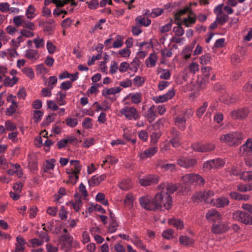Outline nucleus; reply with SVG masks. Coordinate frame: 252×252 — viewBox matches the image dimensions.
<instances>
[{
  "label": "nucleus",
  "instance_id": "obj_18",
  "mask_svg": "<svg viewBox=\"0 0 252 252\" xmlns=\"http://www.w3.org/2000/svg\"><path fill=\"white\" fill-rule=\"evenodd\" d=\"M121 90L122 89L119 87L111 88L110 89L105 88L102 91V94L103 96L106 97L108 95L118 93L120 92Z\"/></svg>",
  "mask_w": 252,
  "mask_h": 252
},
{
  "label": "nucleus",
  "instance_id": "obj_34",
  "mask_svg": "<svg viewBox=\"0 0 252 252\" xmlns=\"http://www.w3.org/2000/svg\"><path fill=\"white\" fill-rule=\"evenodd\" d=\"M229 19V16L226 14H223L221 16L219 17L217 16L216 21L218 22L220 25H223L224 23L227 22Z\"/></svg>",
  "mask_w": 252,
  "mask_h": 252
},
{
  "label": "nucleus",
  "instance_id": "obj_41",
  "mask_svg": "<svg viewBox=\"0 0 252 252\" xmlns=\"http://www.w3.org/2000/svg\"><path fill=\"white\" fill-rule=\"evenodd\" d=\"M208 106V103L204 102L203 105L200 106L197 110L196 114L198 117H201L205 112Z\"/></svg>",
  "mask_w": 252,
  "mask_h": 252
},
{
  "label": "nucleus",
  "instance_id": "obj_29",
  "mask_svg": "<svg viewBox=\"0 0 252 252\" xmlns=\"http://www.w3.org/2000/svg\"><path fill=\"white\" fill-rule=\"evenodd\" d=\"M215 148V146L214 144L212 143H208V144H202V148H201V152H209L214 150Z\"/></svg>",
  "mask_w": 252,
  "mask_h": 252
},
{
  "label": "nucleus",
  "instance_id": "obj_19",
  "mask_svg": "<svg viewBox=\"0 0 252 252\" xmlns=\"http://www.w3.org/2000/svg\"><path fill=\"white\" fill-rule=\"evenodd\" d=\"M155 108V106L153 105L147 111V118L150 123L153 122L157 117V114L154 111Z\"/></svg>",
  "mask_w": 252,
  "mask_h": 252
},
{
  "label": "nucleus",
  "instance_id": "obj_30",
  "mask_svg": "<svg viewBox=\"0 0 252 252\" xmlns=\"http://www.w3.org/2000/svg\"><path fill=\"white\" fill-rule=\"evenodd\" d=\"M177 27H175L173 29V31L175 33L176 35L178 36H182L184 34V30L181 27L182 22H177Z\"/></svg>",
  "mask_w": 252,
  "mask_h": 252
},
{
  "label": "nucleus",
  "instance_id": "obj_40",
  "mask_svg": "<svg viewBox=\"0 0 252 252\" xmlns=\"http://www.w3.org/2000/svg\"><path fill=\"white\" fill-rule=\"evenodd\" d=\"M18 107L17 104H11L8 108L6 110L5 113L7 116L12 115L16 111Z\"/></svg>",
  "mask_w": 252,
  "mask_h": 252
},
{
  "label": "nucleus",
  "instance_id": "obj_55",
  "mask_svg": "<svg viewBox=\"0 0 252 252\" xmlns=\"http://www.w3.org/2000/svg\"><path fill=\"white\" fill-rule=\"evenodd\" d=\"M213 165H214V168H218L219 167L222 166L224 165V162L223 160L220 158L212 160Z\"/></svg>",
  "mask_w": 252,
  "mask_h": 252
},
{
  "label": "nucleus",
  "instance_id": "obj_5",
  "mask_svg": "<svg viewBox=\"0 0 252 252\" xmlns=\"http://www.w3.org/2000/svg\"><path fill=\"white\" fill-rule=\"evenodd\" d=\"M120 113L128 120H131L133 118L136 120L139 118L138 112L134 107H125L121 110Z\"/></svg>",
  "mask_w": 252,
  "mask_h": 252
},
{
  "label": "nucleus",
  "instance_id": "obj_43",
  "mask_svg": "<svg viewBox=\"0 0 252 252\" xmlns=\"http://www.w3.org/2000/svg\"><path fill=\"white\" fill-rule=\"evenodd\" d=\"M220 215L219 213L215 209L209 210L206 214V218L207 220H210L212 217H219Z\"/></svg>",
  "mask_w": 252,
  "mask_h": 252
},
{
  "label": "nucleus",
  "instance_id": "obj_49",
  "mask_svg": "<svg viewBox=\"0 0 252 252\" xmlns=\"http://www.w3.org/2000/svg\"><path fill=\"white\" fill-rule=\"evenodd\" d=\"M36 233L41 241L48 242L49 240V237L46 232L37 231Z\"/></svg>",
  "mask_w": 252,
  "mask_h": 252
},
{
  "label": "nucleus",
  "instance_id": "obj_12",
  "mask_svg": "<svg viewBox=\"0 0 252 252\" xmlns=\"http://www.w3.org/2000/svg\"><path fill=\"white\" fill-rule=\"evenodd\" d=\"M229 229V227L225 223L214 224L212 227V232L215 234L224 233Z\"/></svg>",
  "mask_w": 252,
  "mask_h": 252
},
{
  "label": "nucleus",
  "instance_id": "obj_45",
  "mask_svg": "<svg viewBox=\"0 0 252 252\" xmlns=\"http://www.w3.org/2000/svg\"><path fill=\"white\" fill-rule=\"evenodd\" d=\"M66 125L71 127H75L78 124V121L75 118H66L65 120Z\"/></svg>",
  "mask_w": 252,
  "mask_h": 252
},
{
  "label": "nucleus",
  "instance_id": "obj_1",
  "mask_svg": "<svg viewBox=\"0 0 252 252\" xmlns=\"http://www.w3.org/2000/svg\"><path fill=\"white\" fill-rule=\"evenodd\" d=\"M154 204L155 211L157 210H169L172 206V198L170 194L164 190L157 193L154 197Z\"/></svg>",
  "mask_w": 252,
  "mask_h": 252
},
{
  "label": "nucleus",
  "instance_id": "obj_23",
  "mask_svg": "<svg viewBox=\"0 0 252 252\" xmlns=\"http://www.w3.org/2000/svg\"><path fill=\"white\" fill-rule=\"evenodd\" d=\"M129 64V70L134 72H136L140 65V61L138 58L135 57Z\"/></svg>",
  "mask_w": 252,
  "mask_h": 252
},
{
  "label": "nucleus",
  "instance_id": "obj_3",
  "mask_svg": "<svg viewBox=\"0 0 252 252\" xmlns=\"http://www.w3.org/2000/svg\"><path fill=\"white\" fill-rule=\"evenodd\" d=\"M214 195L213 191L209 190L208 191H200L193 194L192 199L194 202L204 201L206 203H212Z\"/></svg>",
  "mask_w": 252,
  "mask_h": 252
},
{
  "label": "nucleus",
  "instance_id": "obj_16",
  "mask_svg": "<svg viewBox=\"0 0 252 252\" xmlns=\"http://www.w3.org/2000/svg\"><path fill=\"white\" fill-rule=\"evenodd\" d=\"M106 178V175L105 174H102L100 176L98 175H94L92 177V182H90V181H88V183L90 186H95L98 185L100 183L104 181Z\"/></svg>",
  "mask_w": 252,
  "mask_h": 252
},
{
  "label": "nucleus",
  "instance_id": "obj_59",
  "mask_svg": "<svg viewBox=\"0 0 252 252\" xmlns=\"http://www.w3.org/2000/svg\"><path fill=\"white\" fill-rule=\"evenodd\" d=\"M163 10L161 8H157L150 13L151 16L153 18L157 17L162 14Z\"/></svg>",
  "mask_w": 252,
  "mask_h": 252
},
{
  "label": "nucleus",
  "instance_id": "obj_33",
  "mask_svg": "<svg viewBox=\"0 0 252 252\" xmlns=\"http://www.w3.org/2000/svg\"><path fill=\"white\" fill-rule=\"evenodd\" d=\"M43 116V112L40 110H34L33 111V119L36 123L41 121Z\"/></svg>",
  "mask_w": 252,
  "mask_h": 252
},
{
  "label": "nucleus",
  "instance_id": "obj_64",
  "mask_svg": "<svg viewBox=\"0 0 252 252\" xmlns=\"http://www.w3.org/2000/svg\"><path fill=\"white\" fill-rule=\"evenodd\" d=\"M9 4L7 2H1L0 3V10L3 12L9 11Z\"/></svg>",
  "mask_w": 252,
  "mask_h": 252
},
{
  "label": "nucleus",
  "instance_id": "obj_60",
  "mask_svg": "<svg viewBox=\"0 0 252 252\" xmlns=\"http://www.w3.org/2000/svg\"><path fill=\"white\" fill-rule=\"evenodd\" d=\"M148 59L150 62L151 66H155L156 65L157 59V56L156 54L155 53L151 54L149 57L148 58Z\"/></svg>",
  "mask_w": 252,
  "mask_h": 252
},
{
  "label": "nucleus",
  "instance_id": "obj_26",
  "mask_svg": "<svg viewBox=\"0 0 252 252\" xmlns=\"http://www.w3.org/2000/svg\"><path fill=\"white\" fill-rule=\"evenodd\" d=\"M63 225V222L61 221H55V229L54 232L56 233L57 234H60V238H61V239H62V238H63V235L62 234Z\"/></svg>",
  "mask_w": 252,
  "mask_h": 252
},
{
  "label": "nucleus",
  "instance_id": "obj_35",
  "mask_svg": "<svg viewBox=\"0 0 252 252\" xmlns=\"http://www.w3.org/2000/svg\"><path fill=\"white\" fill-rule=\"evenodd\" d=\"M33 42L35 44L36 48H41L44 46V40L43 38L37 37L33 39Z\"/></svg>",
  "mask_w": 252,
  "mask_h": 252
},
{
  "label": "nucleus",
  "instance_id": "obj_25",
  "mask_svg": "<svg viewBox=\"0 0 252 252\" xmlns=\"http://www.w3.org/2000/svg\"><path fill=\"white\" fill-rule=\"evenodd\" d=\"M135 22L138 25H140V26H144L145 27H147L149 26L151 23V20L147 18L146 21L144 18H142L141 16H138L135 19Z\"/></svg>",
  "mask_w": 252,
  "mask_h": 252
},
{
  "label": "nucleus",
  "instance_id": "obj_21",
  "mask_svg": "<svg viewBox=\"0 0 252 252\" xmlns=\"http://www.w3.org/2000/svg\"><path fill=\"white\" fill-rule=\"evenodd\" d=\"M175 124L180 130H184L186 127V119L184 117H177L175 118Z\"/></svg>",
  "mask_w": 252,
  "mask_h": 252
},
{
  "label": "nucleus",
  "instance_id": "obj_6",
  "mask_svg": "<svg viewBox=\"0 0 252 252\" xmlns=\"http://www.w3.org/2000/svg\"><path fill=\"white\" fill-rule=\"evenodd\" d=\"M159 177L158 176L150 174L144 176L139 179V184L141 186L146 187L152 185H156L158 183Z\"/></svg>",
  "mask_w": 252,
  "mask_h": 252
},
{
  "label": "nucleus",
  "instance_id": "obj_24",
  "mask_svg": "<svg viewBox=\"0 0 252 252\" xmlns=\"http://www.w3.org/2000/svg\"><path fill=\"white\" fill-rule=\"evenodd\" d=\"M169 223L173 225L178 229H182L184 227V223L182 220L179 219H171L169 220Z\"/></svg>",
  "mask_w": 252,
  "mask_h": 252
},
{
  "label": "nucleus",
  "instance_id": "obj_17",
  "mask_svg": "<svg viewBox=\"0 0 252 252\" xmlns=\"http://www.w3.org/2000/svg\"><path fill=\"white\" fill-rule=\"evenodd\" d=\"M205 183L204 179L198 174L192 175L191 184L194 185H203Z\"/></svg>",
  "mask_w": 252,
  "mask_h": 252
},
{
  "label": "nucleus",
  "instance_id": "obj_11",
  "mask_svg": "<svg viewBox=\"0 0 252 252\" xmlns=\"http://www.w3.org/2000/svg\"><path fill=\"white\" fill-rule=\"evenodd\" d=\"M240 150L243 155H252V138L248 139L240 148Z\"/></svg>",
  "mask_w": 252,
  "mask_h": 252
},
{
  "label": "nucleus",
  "instance_id": "obj_4",
  "mask_svg": "<svg viewBox=\"0 0 252 252\" xmlns=\"http://www.w3.org/2000/svg\"><path fill=\"white\" fill-rule=\"evenodd\" d=\"M234 219L246 225H252V216L248 213L242 211H237L233 213Z\"/></svg>",
  "mask_w": 252,
  "mask_h": 252
},
{
  "label": "nucleus",
  "instance_id": "obj_62",
  "mask_svg": "<svg viewBox=\"0 0 252 252\" xmlns=\"http://www.w3.org/2000/svg\"><path fill=\"white\" fill-rule=\"evenodd\" d=\"M5 126L7 130L13 131L16 129V127L15 124L10 121H6Z\"/></svg>",
  "mask_w": 252,
  "mask_h": 252
},
{
  "label": "nucleus",
  "instance_id": "obj_7",
  "mask_svg": "<svg viewBox=\"0 0 252 252\" xmlns=\"http://www.w3.org/2000/svg\"><path fill=\"white\" fill-rule=\"evenodd\" d=\"M139 202L142 208L148 211L155 212L154 197L151 199L149 196H142L139 198Z\"/></svg>",
  "mask_w": 252,
  "mask_h": 252
},
{
  "label": "nucleus",
  "instance_id": "obj_9",
  "mask_svg": "<svg viewBox=\"0 0 252 252\" xmlns=\"http://www.w3.org/2000/svg\"><path fill=\"white\" fill-rule=\"evenodd\" d=\"M249 113V109L243 107L231 111L230 115L234 119H244L248 117Z\"/></svg>",
  "mask_w": 252,
  "mask_h": 252
},
{
  "label": "nucleus",
  "instance_id": "obj_20",
  "mask_svg": "<svg viewBox=\"0 0 252 252\" xmlns=\"http://www.w3.org/2000/svg\"><path fill=\"white\" fill-rule=\"evenodd\" d=\"M157 152V149L156 147L150 148L144 151L143 153L140 155L141 158H145L151 157Z\"/></svg>",
  "mask_w": 252,
  "mask_h": 252
},
{
  "label": "nucleus",
  "instance_id": "obj_15",
  "mask_svg": "<svg viewBox=\"0 0 252 252\" xmlns=\"http://www.w3.org/2000/svg\"><path fill=\"white\" fill-rule=\"evenodd\" d=\"M64 246H66V248L69 250L72 247L73 238L69 234L66 228H64Z\"/></svg>",
  "mask_w": 252,
  "mask_h": 252
},
{
  "label": "nucleus",
  "instance_id": "obj_53",
  "mask_svg": "<svg viewBox=\"0 0 252 252\" xmlns=\"http://www.w3.org/2000/svg\"><path fill=\"white\" fill-rule=\"evenodd\" d=\"M129 63H127L126 62H122L119 68V71L121 72H125L127 71L128 69H129Z\"/></svg>",
  "mask_w": 252,
  "mask_h": 252
},
{
  "label": "nucleus",
  "instance_id": "obj_32",
  "mask_svg": "<svg viewBox=\"0 0 252 252\" xmlns=\"http://www.w3.org/2000/svg\"><path fill=\"white\" fill-rule=\"evenodd\" d=\"M18 79L15 76H14L12 79L9 77H7L4 80V85L5 86L12 87L18 81Z\"/></svg>",
  "mask_w": 252,
  "mask_h": 252
},
{
  "label": "nucleus",
  "instance_id": "obj_52",
  "mask_svg": "<svg viewBox=\"0 0 252 252\" xmlns=\"http://www.w3.org/2000/svg\"><path fill=\"white\" fill-rule=\"evenodd\" d=\"M172 25V19H171L170 22L169 23L161 27V29H160V32L162 33L169 32L171 29Z\"/></svg>",
  "mask_w": 252,
  "mask_h": 252
},
{
  "label": "nucleus",
  "instance_id": "obj_22",
  "mask_svg": "<svg viewBox=\"0 0 252 252\" xmlns=\"http://www.w3.org/2000/svg\"><path fill=\"white\" fill-rule=\"evenodd\" d=\"M57 81L58 79L56 76H50L45 82V85L49 88L50 90H52L54 88L55 85L57 84Z\"/></svg>",
  "mask_w": 252,
  "mask_h": 252
},
{
  "label": "nucleus",
  "instance_id": "obj_14",
  "mask_svg": "<svg viewBox=\"0 0 252 252\" xmlns=\"http://www.w3.org/2000/svg\"><path fill=\"white\" fill-rule=\"evenodd\" d=\"M66 172L68 174V180L66 181V183H70L72 185H75L78 179V176L77 173L75 171H73V168H71L70 169H67Z\"/></svg>",
  "mask_w": 252,
  "mask_h": 252
},
{
  "label": "nucleus",
  "instance_id": "obj_10",
  "mask_svg": "<svg viewBox=\"0 0 252 252\" xmlns=\"http://www.w3.org/2000/svg\"><path fill=\"white\" fill-rule=\"evenodd\" d=\"M178 164L181 167L189 168L194 166L197 163L195 159L186 157H182L177 160Z\"/></svg>",
  "mask_w": 252,
  "mask_h": 252
},
{
  "label": "nucleus",
  "instance_id": "obj_54",
  "mask_svg": "<svg viewBox=\"0 0 252 252\" xmlns=\"http://www.w3.org/2000/svg\"><path fill=\"white\" fill-rule=\"evenodd\" d=\"M131 99L132 102L137 104L141 102V97L140 93H136L133 94L131 97Z\"/></svg>",
  "mask_w": 252,
  "mask_h": 252
},
{
  "label": "nucleus",
  "instance_id": "obj_31",
  "mask_svg": "<svg viewBox=\"0 0 252 252\" xmlns=\"http://www.w3.org/2000/svg\"><path fill=\"white\" fill-rule=\"evenodd\" d=\"M78 141V139L73 135L67 136L65 139H64V147L67 144L75 145Z\"/></svg>",
  "mask_w": 252,
  "mask_h": 252
},
{
  "label": "nucleus",
  "instance_id": "obj_28",
  "mask_svg": "<svg viewBox=\"0 0 252 252\" xmlns=\"http://www.w3.org/2000/svg\"><path fill=\"white\" fill-rule=\"evenodd\" d=\"M180 243L184 246H188L191 245L193 243L192 239L187 236H181L179 238Z\"/></svg>",
  "mask_w": 252,
  "mask_h": 252
},
{
  "label": "nucleus",
  "instance_id": "obj_38",
  "mask_svg": "<svg viewBox=\"0 0 252 252\" xmlns=\"http://www.w3.org/2000/svg\"><path fill=\"white\" fill-rule=\"evenodd\" d=\"M25 21V20L23 19L22 16H17L13 19V23L17 27H19L20 26H23Z\"/></svg>",
  "mask_w": 252,
  "mask_h": 252
},
{
  "label": "nucleus",
  "instance_id": "obj_50",
  "mask_svg": "<svg viewBox=\"0 0 252 252\" xmlns=\"http://www.w3.org/2000/svg\"><path fill=\"white\" fill-rule=\"evenodd\" d=\"M102 51H100V53H98L96 56H93L90 60L88 61V65H91L94 64V63L95 60H99L102 57Z\"/></svg>",
  "mask_w": 252,
  "mask_h": 252
},
{
  "label": "nucleus",
  "instance_id": "obj_63",
  "mask_svg": "<svg viewBox=\"0 0 252 252\" xmlns=\"http://www.w3.org/2000/svg\"><path fill=\"white\" fill-rule=\"evenodd\" d=\"M192 174H186L182 177V181L185 184H190Z\"/></svg>",
  "mask_w": 252,
  "mask_h": 252
},
{
  "label": "nucleus",
  "instance_id": "obj_13",
  "mask_svg": "<svg viewBox=\"0 0 252 252\" xmlns=\"http://www.w3.org/2000/svg\"><path fill=\"white\" fill-rule=\"evenodd\" d=\"M158 188L161 190H164L166 192L168 193V194L173 193L175 191H176L178 189V187L175 184L172 183H168L166 184L163 183L158 186Z\"/></svg>",
  "mask_w": 252,
  "mask_h": 252
},
{
  "label": "nucleus",
  "instance_id": "obj_46",
  "mask_svg": "<svg viewBox=\"0 0 252 252\" xmlns=\"http://www.w3.org/2000/svg\"><path fill=\"white\" fill-rule=\"evenodd\" d=\"M22 71L30 78L32 79L34 77V72L31 68L25 67L23 69Z\"/></svg>",
  "mask_w": 252,
  "mask_h": 252
},
{
  "label": "nucleus",
  "instance_id": "obj_61",
  "mask_svg": "<svg viewBox=\"0 0 252 252\" xmlns=\"http://www.w3.org/2000/svg\"><path fill=\"white\" fill-rule=\"evenodd\" d=\"M23 27L25 28L29 29L32 31L35 30V26L33 23L31 22H26L25 21Z\"/></svg>",
  "mask_w": 252,
  "mask_h": 252
},
{
  "label": "nucleus",
  "instance_id": "obj_47",
  "mask_svg": "<svg viewBox=\"0 0 252 252\" xmlns=\"http://www.w3.org/2000/svg\"><path fill=\"white\" fill-rule=\"evenodd\" d=\"M91 122L92 119L90 118H86L82 123V126L86 129L92 128L93 125Z\"/></svg>",
  "mask_w": 252,
  "mask_h": 252
},
{
  "label": "nucleus",
  "instance_id": "obj_27",
  "mask_svg": "<svg viewBox=\"0 0 252 252\" xmlns=\"http://www.w3.org/2000/svg\"><path fill=\"white\" fill-rule=\"evenodd\" d=\"M229 201L228 198L222 197L216 200V205L218 207H223L229 204Z\"/></svg>",
  "mask_w": 252,
  "mask_h": 252
},
{
  "label": "nucleus",
  "instance_id": "obj_37",
  "mask_svg": "<svg viewBox=\"0 0 252 252\" xmlns=\"http://www.w3.org/2000/svg\"><path fill=\"white\" fill-rule=\"evenodd\" d=\"M10 166L12 168H14L16 169V174L17 176L20 178L23 175V173L22 172V168L20 165L18 163H10Z\"/></svg>",
  "mask_w": 252,
  "mask_h": 252
},
{
  "label": "nucleus",
  "instance_id": "obj_48",
  "mask_svg": "<svg viewBox=\"0 0 252 252\" xmlns=\"http://www.w3.org/2000/svg\"><path fill=\"white\" fill-rule=\"evenodd\" d=\"M34 7L30 5L26 11V15L28 18L32 19L34 17Z\"/></svg>",
  "mask_w": 252,
  "mask_h": 252
},
{
  "label": "nucleus",
  "instance_id": "obj_58",
  "mask_svg": "<svg viewBox=\"0 0 252 252\" xmlns=\"http://www.w3.org/2000/svg\"><path fill=\"white\" fill-rule=\"evenodd\" d=\"M160 135L161 134L159 132H153L151 135V141L154 144L157 143Z\"/></svg>",
  "mask_w": 252,
  "mask_h": 252
},
{
  "label": "nucleus",
  "instance_id": "obj_56",
  "mask_svg": "<svg viewBox=\"0 0 252 252\" xmlns=\"http://www.w3.org/2000/svg\"><path fill=\"white\" fill-rule=\"evenodd\" d=\"M134 85L140 87L144 83V79L140 76H136L133 79Z\"/></svg>",
  "mask_w": 252,
  "mask_h": 252
},
{
  "label": "nucleus",
  "instance_id": "obj_44",
  "mask_svg": "<svg viewBox=\"0 0 252 252\" xmlns=\"http://www.w3.org/2000/svg\"><path fill=\"white\" fill-rule=\"evenodd\" d=\"M174 234V230L172 229H167L163 231L162 234L163 237L166 239H170L171 238Z\"/></svg>",
  "mask_w": 252,
  "mask_h": 252
},
{
  "label": "nucleus",
  "instance_id": "obj_57",
  "mask_svg": "<svg viewBox=\"0 0 252 252\" xmlns=\"http://www.w3.org/2000/svg\"><path fill=\"white\" fill-rule=\"evenodd\" d=\"M133 243L135 246L140 248L142 250L145 251V252L147 250L146 246L143 244L141 240L137 237H136L135 240L133 242Z\"/></svg>",
  "mask_w": 252,
  "mask_h": 252
},
{
  "label": "nucleus",
  "instance_id": "obj_42",
  "mask_svg": "<svg viewBox=\"0 0 252 252\" xmlns=\"http://www.w3.org/2000/svg\"><path fill=\"white\" fill-rule=\"evenodd\" d=\"M78 72H76L74 74H70L66 71H64V78H70L71 81H74L78 79Z\"/></svg>",
  "mask_w": 252,
  "mask_h": 252
},
{
  "label": "nucleus",
  "instance_id": "obj_39",
  "mask_svg": "<svg viewBox=\"0 0 252 252\" xmlns=\"http://www.w3.org/2000/svg\"><path fill=\"white\" fill-rule=\"evenodd\" d=\"M37 55V51L35 50H28L26 53V57L31 60L36 59Z\"/></svg>",
  "mask_w": 252,
  "mask_h": 252
},
{
  "label": "nucleus",
  "instance_id": "obj_8",
  "mask_svg": "<svg viewBox=\"0 0 252 252\" xmlns=\"http://www.w3.org/2000/svg\"><path fill=\"white\" fill-rule=\"evenodd\" d=\"M51 2L56 5V8L53 11V15L55 17H58L60 14L63 13V0H45L44 4L47 6Z\"/></svg>",
  "mask_w": 252,
  "mask_h": 252
},
{
  "label": "nucleus",
  "instance_id": "obj_2",
  "mask_svg": "<svg viewBox=\"0 0 252 252\" xmlns=\"http://www.w3.org/2000/svg\"><path fill=\"white\" fill-rule=\"evenodd\" d=\"M243 137V134L241 132H235L221 135L220 140L230 146L235 147L241 143Z\"/></svg>",
  "mask_w": 252,
  "mask_h": 252
},
{
  "label": "nucleus",
  "instance_id": "obj_36",
  "mask_svg": "<svg viewBox=\"0 0 252 252\" xmlns=\"http://www.w3.org/2000/svg\"><path fill=\"white\" fill-rule=\"evenodd\" d=\"M79 161L77 160H71L70 161V164L73 166V171L77 173H79L81 169V166L79 165Z\"/></svg>",
  "mask_w": 252,
  "mask_h": 252
},
{
  "label": "nucleus",
  "instance_id": "obj_51",
  "mask_svg": "<svg viewBox=\"0 0 252 252\" xmlns=\"http://www.w3.org/2000/svg\"><path fill=\"white\" fill-rule=\"evenodd\" d=\"M211 58L210 54H206L202 56L200 58V63L203 64H207L210 61Z\"/></svg>",
  "mask_w": 252,
  "mask_h": 252
}]
</instances>
